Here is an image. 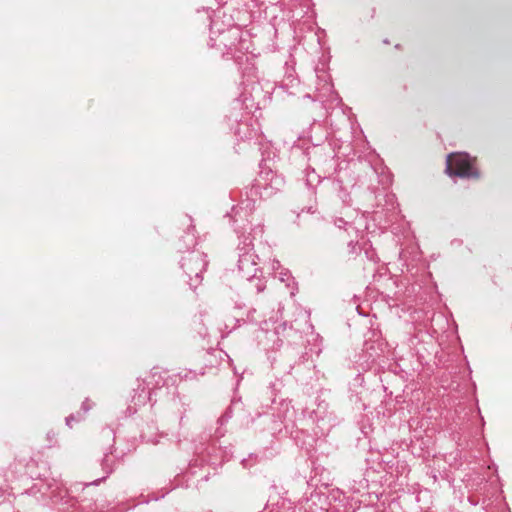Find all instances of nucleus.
Segmentation results:
<instances>
[{
	"mask_svg": "<svg viewBox=\"0 0 512 512\" xmlns=\"http://www.w3.org/2000/svg\"><path fill=\"white\" fill-rule=\"evenodd\" d=\"M446 172L450 176L477 177L467 154L453 153L447 158Z\"/></svg>",
	"mask_w": 512,
	"mask_h": 512,
	"instance_id": "obj_1",
	"label": "nucleus"
}]
</instances>
